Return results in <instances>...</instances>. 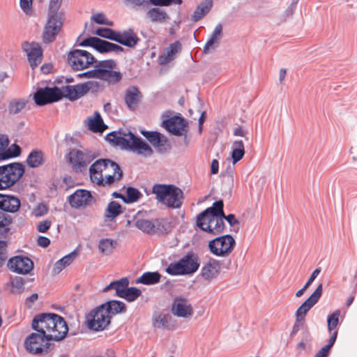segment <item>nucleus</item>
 Here are the masks:
<instances>
[{
    "label": "nucleus",
    "instance_id": "nucleus-19",
    "mask_svg": "<svg viewBox=\"0 0 357 357\" xmlns=\"http://www.w3.org/2000/svg\"><path fill=\"white\" fill-rule=\"evenodd\" d=\"M162 126L167 131L176 136H186L188 132V123L181 116H174L164 121Z\"/></svg>",
    "mask_w": 357,
    "mask_h": 357
},
{
    "label": "nucleus",
    "instance_id": "nucleus-54",
    "mask_svg": "<svg viewBox=\"0 0 357 357\" xmlns=\"http://www.w3.org/2000/svg\"><path fill=\"white\" fill-rule=\"evenodd\" d=\"M167 317L164 314H159L155 318L154 326L158 328L164 327L167 323Z\"/></svg>",
    "mask_w": 357,
    "mask_h": 357
},
{
    "label": "nucleus",
    "instance_id": "nucleus-4",
    "mask_svg": "<svg viewBox=\"0 0 357 357\" xmlns=\"http://www.w3.org/2000/svg\"><path fill=\"white\" fill-rule=\"evenodd\" d=\"M224 204L222 200L213 203L197 217V226L202 230L216 235L222 232L225 225L222 219Z\"/></svg>",
    "mask_w": 357,
    "mask_h": 357
},
{
    "label": "nucleus",
    "instance_id": "nucleus-63",
    "mask_svg": "<svg viewBox=\"0 0 357 357\" xmlns=\"http://www.w3.org/2000/svg\"><path fill=\"white\" fill-rule=\"evenodd\" d=\"M329 351L330 350L324 346L315 354L314 357H326Z\"/></svg>",
    "mask_w": 357,
    "mask_h": 357
},
{
    "label": "nucleus",
    "instance_id": "nucleus-28",
    "mask_svg": "<svg viewBox=\"0 0 357 357\" xmlns=\"http://www.w3.org/2000/svg\"><path fill=\"white\" fill-rule=\"evenodd\" d=\"M220 270V261L215 259H210L202 268V276L206 280H211L218 276Z\"/></svg>",
    "mask_w": 357,
    "mask_h": 357
},
{
    "label": "nucleus",
    "instance_id": "nucleus-6",
    "mask_svg": "<svg viewBox=\"0 0 357 357\" xmlns=\"http://www.w3.org/2000/svg\"><path fill=\"white\" fill-rule=\"evenodd\" d=\"M116 63L114 60L108 59L100 61L93 70L81 75L87 78H96L108 84L118 83L122 78L121 73L116 70Z\"/></svg>",
    "mask_w": 357,
    "mask_h": 357
},
{
    "label": "nucleus",
    "instance_id": "nucleus-3",
    "mask_svg": "<svg viewBox=\"0 0 357 357\" xmlns=\"http://www.w3.org/2000/svg\"><path fill=\"white\" fill-rule=\"evenodd\" d=\"M32 328L43 332L47 340L59 341L68 333V328L64 319L56 314H43L36 317L32 321Z\"/></svg>",
    "mask_w": 357,
    "mask_h": 357
},
{
    "label": "nucleus",
    "instance_id": "nucleus-24",
    "mask_svg": "<svg viewBox=\"0 0 357 357\" xmlns=\"http://www.w3.org/2000/svg\"><path fill=\"white\" fill-rule=\"evenodd\" d=\"M181 50L182 45L178 40L171 43L164 50L163 53L158 56V63L162 66L172 61Z\"/></svg>",
    "mask_w": 357,
    "mask_h": 357
},
{
    "label": "nucleus",
    "instance_id": "nucleus-58",
    "mask_svg": "<svg viewBox=\"0 0 357 357\" xmlns=\"http://www.w3.org/2000/svg\"><path fill=\"white\" fill-rule=\"evenodd\" d=\"M321 270L320 268H316L312 273L311 274L310 278L307 281V282L305 284V288H308V287L312 284V282L314 280V279L317 277V275L319 274Z\"/></svg>",
    "mask_w": 357,
    "mask_h": 357
},
{
    "label": "nucleus",
    "instance_id": "nucleus-59",
    "mask_svg": "<svg viewBox=\"0 0 357 357\" xmlns=\"http://www.w3.org/2000/svg\"><path fill=\"white\" fill-rule=\"evenodd\" d=\"M222 219H225L231 226L238 224V220L236 218L234 214H229L228 215H222Z\"/></svg>",
    "mask_w": 357,
    "mask_h": 357
},
{
    "label": "nucleus",
    "instance_id": "nucleus-53",
    "mask_svg": "<svg viewBox=\"0 0 357 357\" xmlns=\"http://www.w3.org/2000/svg\"><path fill=\"white\" fill-rule=\"evenodd\" d=\"M63 0H50L49 5V14L58 13Z\"/></svg>",
    "mask_w": 357,
    "mask_h": 357
},
{
    "label": "nucleus",
    "instance_id": "nucleus-18",
    "mask_svg": "<svg viewBox=\"0 0 357 357\" xmlns=\"http://www.w3.org/2000/svg\"><path fill=\"white\" fill-rule=\"evenodd\" d=\"M322 294V284H320L314 291L306 299L296 311V320L299 322L304 319L307 312L318 302Z\"/></svg>",
    "mask_w": 357,
    "mask_h": 357
},
{
    "label": "nucleus",
    "instance_id": "nucleus-12",
    "mask_svg": "<svg viewBox=\"0 0 357 357\" xmlns=\"http://www.w3.org/2000/svg\"><path fill=\"white\" fill-rule=\"evenodd\" d=\"M104 306L101 305L97 307L88 314L86 319L89 328L100 331L105 329L110 324L111 318Z\"/></svg>",
    "mask_w": 357,
    "mask_h": 357
},
{
    "label": "nucleus",
    "instance_id": "nucleus-43",
    "mask_svg": "<svg viewBox=\"0 0 357 357\" xmlns=\"http://www.w3.org/2000/svg\"><path fill=\"white\" fill-rule=\"evenodd\" d=\"M24 280L19 276H15L10 278V282L7 284L10 288V292L13 294H20L24 289Z\"/></svg>",
    "mask_w": 357,
    "mask_h": 357
},
{
    "label": "nucleus",
    "instance_id": "nucleus-26",
    "mask_svg": "<svg viewBox=\"0 0 357 357\" xmlns=\"http://www.w3.org/2000/svg\"><path fill=\"white\" fill-rule=\"evenodd\" d=\"M21 206L20 199L12 195L0 194V209L8 212L15 213L18 211Z\"/></svg>",
    "mask_w": 357,
    "mask_h": 357
},
{
    "label": "nucleus",
    "instance_id": "nucleus-44",
    "mask_svg": "<svg viewBox=\"0 0 357 357\" xmlns=\"http://www.w3.org/2000/svg\"><path fill=\"white\" fill-rule=\"evenodd\" d=\"M142 291L137 287H128L126 288L121 298L126 300L128 302H132L135 301L140 295Z\"/></svg>",
    "mask_w": 357,
    "mask_h": 357
},
{
    "label": "nucleus",
    "instance_id": "nucleus-55",
    "mask_svg": "<svg viewBox=\"0 0 357 357\" xmlns=\"http://www.w3.org/2000/svg\"><path fill=\"white\" fill-rule=\"evenodd\" d=\"M47 211V208L45 204H38L33 211V214L36 217L42 216L45 214Z\"/></svg>",
    "mask_w": 357,
    "mask_h": 357
},
{
    "label": "nucleus",
    "instance_id": "nucleus-16",
    "mask_svg": "<svg viewBox=\"0 0 357 357\" xmlns=\"http://www.w3.org/2000/svg\"><path fill=\"white\" fill-rule=\"evenodd\" d=\"M80 45L92 47L100 53L111 52L119 53L123 51L121 46L96 37H89L84 39L80 43Z\"/></svg>",
    "mask_w": 357,
    "mask_h": 357
},
{
    "label": "nucleus",
    "instance_id": "nucleus-13",
    "mask_svg": "<svg viewBox=\"0 0 357 357\" xmlns=\"http://www.w3.org/2000/svg\"><path fill=\"white\" fill-rule=\"evenodd\" d=\"M68 63L75 70H82L89 68L96 62V59L90 52L82 50H74L68 54Z\"/></svg>",
    "mask_w": 357,
    "mask_h": 357
},
{
    "label": "nucleus",
    "instance_id": "nucleus-51",
    "mask_svg": "<svg viewBox=\"0 0 357 357\" xmlns=\"http://www.w3.org/2000/svg\"><path fill=\"white\" fill-rule=\"evenodd\" d=\"M20 5L22 10L26 15H31L33 13V0H20Z\"/></svg>",
    "mask_w": 357,
    "mask_h": 357
},
{
    "label": "nucleus",
    "instance_id": "nucleus-38",
    "mask_svg": "<svg viewBox=\"0 0 357 357\" xmlns=\"http://www.w3.org/2000/svg\"><path fill=\"white\" fill-rule=\"evenodd\" d=\"M160 278L161 275L158 272H146L137 279L136 282L146 285L155 284L160 282Z\"/></svg>",
    "mask_w": 357,
    "mask_h": 357
},
{
    "label": "nucleus",
    "instance_id": "nucleus-48",
    "mask_svg": "<svg viewBox=\"0 0 357 357\" xmlns=\"http://www.w3.org/2000/svg\"><path fill=\"white\" fill-rule=\"evenodd\" d=\"M26 101L24 100H15L10 102L9 105V111L10 113L17 114L21 112L26 106Z\"/></svg>",
    "mask_w": 357,
    "mask_h": 357
},
{
    "label": "nucleus",
    "instance_id": "nucleus-52",
    "mask_svg": "<svg viewBox=\"0 0 357 357\" xmlns=\"http://www.w3.org/2000/svg\"><path fill=\"white\" fill-rule=\"evenodd\" d=\"M7 259V243L0 241V267L2 266Z\"/></svg>",
    "mask_w": 357,
    "mask_h": 357
},
{
    "label": "nucleus",
    "instance_id": "nucleus-46",
    "mask_svg": "<svg viewBox=\"0 0 357 357\" xmlns=\"http://www.w3.org/2000/svg\"><path fill=\"white\" fill-rule=\"evenodd\" d=\"M116 32L109 28H98L95 33L100 37L115 41Z\"/></svg>",
    "mask_w": 357,
    "mask_h": 357
},
{
    "label": "nucleus",
    "instance_id": "nucleus-14",
    "mask_svg": "<svg viewBox=\"0 0 357 357\" xmlns=\"http://www.w3.org/2000/svg\"><path fill=\"white\" fill-rule=\"evenodd\" d=\"M93 159L94 157L89 151L76 149H71L67 156L68 162L76 172H82L86 170Z\"/></svg>",
    "mask_w": 357,
    "mask_h": 357
},
{
    "label": "nucleus",
    "instance_id": "nucleus-22",
    "mask_svg": "<svg viewBox=\"0 0 357 357\" xmlns=\"http://www.w3.org/2000/svg\"><path fill=\"white\" fill-rule=\"evenodd\" d=\"M22 47L24 50L26 52L30 65L31 68L33 69L42 61V47L37 43H24Z\"/></svg>",
    "mask_w": 357,
    "mask_h": 357
},
{
    "label": "nucleus",
    "instance_id": "nucleus-39",
    "mask_svg": "<svg viewBox=\"0 0 357 357\" xmlns=\"http://www.w3.org/2000/svg\"><path fill=\"white\" fill-rule=\"evenodd\" d=\"M117 245L116 241L112 238H102L98 243V250L104 255H110Z\"/></svg>",
    "mask_w": 357,
    "mask_h": 357
},
{
    "label": "nucleus",
    "instance_id": "nucleus-36",
    "mask_svg": "<svg viewBox=\"0 0 357 357\" xmlns=\"http://www.w3.org/2000/svg\"><path fill=\"white\" fill-rule=\"evenodd\" d=\"M213 5L212 0H205L198 5L191 20L193 22H197L205 16L211 10Z\"/></svg>",
    "mask_w": 357,
    "mask_h": 357
},
{
    "label": "nucleus",
    "instance_id": "nucleus-23",
    "mask_svg": "<svg viewBox=\"0 0 357 357\" xmlns=\"http://www.w3.org/2000/svg\"><path fill=\"white\" fill-rule=\"evenodd\" d=\"M91 199L90 192L86 190H77L68 197L70 205L76 208L89 205Z\"/></svg>",
    "mask_w": 357,
    "mask_h": 357
},
{
    "label": "nucleus",
    "instance_id": "nucleus-30",
    "mask_svg": "<svg viewBox=\"0 0 357 357\" xmlns=\"http://www.w3.org/2000/svg\"><path fill=\"white\" fill-rule=\"evenodd\" d=\"M135 227L146 234H154L160 228V222L157 220L137 219L135 222Z\"/></svg>",
    "mask_w": 357,
    "mask_h": 357
},
{
    "label": "nucleus",
    "instance_id": "nucleus-29",
    "mask_svg": "<svg viewBox=\"0 0 357 357\" xmlns=\"http://www.w3.org/2000/svg\"><path fill=\"white\" fill-rule=\"evenodd\" d=\"M85 123L89 130L93 132L102 133L107 128L98 112H95L93 116H88Z\"/></svg>",
    "mask_w": 357,
    "mask_h": 357
},
{
    "label": "nucleus",
    "instance_id": "nucleus-32",
    "mask_svg": "<svg viewBox=\"0 0 357 357\" xmlns=\"http://www.w3.org/2000/svg\"><path fill=\"white\" fill-rule=\"evenodd\" d=\"M78 255V252L75 250L71 252L70 254L64 256L61 259L58 260L54 266L53 268V273L59 274L62 270H63L66 267L72 264V262L75 259V258Z\"/></svg>",
    "mask_w": 357,
    "mask_h": 357
},
{
    "label": "nucleus",
    "instance_id": "nucleus-7",
    "mask_svg": "<svg viewBox=\"0 0 357 357\" xmlns=\"http://www.w3.org/2000/svg\"><path fill=\"white\" fill-rule=\"evenodd\" d=\"M152 192L158 201L170 208H179L183 204V192L174 185L155 184Z\"/></svg>",
    "mask_w": 357,
    "mask_h": 357
},
{
    "label": "nucleus",
    "instance_id": "nucleus-60",
    "mask_svg": "<svg viewBox=\"0 0 357 357\" xmlns=\"http://www.w3.org/2000/svg\"><path fill=\"white\" fill-rule=\"evenodd\" d=\"M50 243V240L45 236H40L38 238V245L43 247L46 248L47 247Z\"/></svg>",
    "mask_w": 357,
    "mask_h": 357
},
{
    "label": "nucleus",
    "instance_id": "nucleus-10",
    "mask_svg": "<svg viewBox=\"0 0 357 357\" xmlns=\"http://www.w3.org/2000/svg\"><path fill=\"white\" fill-rule=\"evenodd\" d=\"M236 245L234 238L229 234L217 237L208 242V249L213 255L220 257H228Z\"/></svg>",
    "mask_w": 357,
    "mask_h": 357
},
{
    "label": "nucleus",
    "instance_id": "nucleus-37",
    "mask_svg": "<svg viewBox=\"0 0 357 357\" xmlns=\"http://www.w3.org/2000/svg\"><path fill=\"white\" fill-rule=\"evenodd\" d=\"M232 151L231 153L232 162L236 164L240 161L245 155V147L242 140H236L232 144Z\"/></svg>",
    "mask_w": 357,
    "mask_h": 357
},
{
    "label": "nucleus",
    "instance_id": "nucleus-35",
    "mask_svg": "<svg viewBox=\"0 0 357 357\" xmlns=\"http://www.w3.org/2000/svg\"><path fill=\"white\" fill-rule=\"evenodd\" d=\"M122 213L121 205L115 201H112L108 204L105 211V220L106 221H111Z\"/></svg>",
    "mask_w": 357,
    "mask_h": 357
},
{
    "label": "nucleus",
    "instance_id": "nucleus-9",
    "mask_svg": "<svg viewBox=\"0 0 357 357\" xmlns=\"http://www.w3.org/2000/svg\"><path fill=\"white\" fill-rule=\"evenodd\" d=\"M24 172V167L20 163L0 166V190L13 185L22 176Z\"/></svg>",
    "mask_w": 357,
    "mask_h": 357
},
{
    "label": "nucleus",
    "instance_id": "nucleus-31",
    "mask_svg": "<svg viewBox=\"0 0 357 357\" xmlns=\"http://www.w3.org/2000/svg\"><path fill=\"white\" fill-rule=\"evenodd\" d=\"M142 134L149 140V142L155 148L165 146L167 143V137L156 131H142Z\"/></svg>",
    "mask_w": 357,
    "mask_h": 357
},
{
    "label": "nucleus",
    "instance_id": "nucleus-47",
    "mask_svg": "<svg viewBox=\"0 0 357 357\" xmlns=\"http://www.w3.org/2000/svg\"><path fill=\"white\" fill-rule=\"evenodd\" d=\"M127 196L126 197V203H133L137 202L140 196L141 193L140 192L132 187H129L127 188L126 190Z\"/></svg>",
    "mask_w": 357,
    "mask_h": 357
},
{
    "label": "nucleus",
    "instance_id": "nucleus-21",
    "mask_svg": "<svg viewBox=\"0 0 357 357\" xmlns=\"http://www.w3.org/2000/svg\"><path fill=\"white\" fill-rule=\"evenodd\" d=\"M9 143L8 137L6 135L0 134V160L16 157L20 154V147L16 144L9 147Z\"/></svg>",
    "mask_w": 357,
    "mask_h": 357
},
{
    "label": "nucleus",
    "instance_id": "nucleus-5",
    "mask_svg": "<svg viewBox=\"0 0 357 357\" xmlns=\"http://www.w3.org/2000/svg\"><path fill=\"white\" fill-rule=\"evenodd\" d=\"M106 139L123 149L137 152L139 155L150 156L153 153L152 149L145 142L130 131L112 132L107 135Z\"/></svg>",
    "mask_w": 357,
    "mask_h": 357
},
{
    "label": "nucleus",
    "instance_id": "nucleus-1",
    "mask_svg": "<svg viewBox=\"0 0 357 357\" xmlns=\"http://www.w3.org/2000/svg\"><path fill=\"white\" fill-rule=\"evenodd\" d=\"M89 174L93 183L104 188H112L118 186L123 173L114 161L99 159L89 167Z\"/></svg>",
    "mask_w": 357,
    "mask_h": 357
},
{
    "label": "nucleus",
    "instance_id": "nucleus-42",
    "mask_svg": "<svg viewBox=\"0 0 357 357\" xmlns=\"http://www.w3.org/2000/svg\"><path fill=\"white\" fill-rule=\"evenodd\" d=\"M148 17L153 22L163 23L168 18L167 13L158 8H151L147 13Z\"/></svg>",
    "mask_w": 357,
    "mask_h": 357
},
{
    "label": "nucleus",
    "instance_id": "nucleus-17",
    "mask_svg": "<svg viewBox=\"0 0 357 357\" xmlns=\"http://www.w3.org/2000/svg\"><path fill=\"white\" fill-rule=\"evenodd\" d=\"M7 266L11 271L24 275L33 270V262L27 257L18 255L11 257Z\"/></svg>",
    "mask_w": 357,
    "mask_h": 357
},
{
    "label": "nucleus",
    "instance_id": "nucleus-40",
    "mask_svg": "<svg viewBox=\"0 0 357 357\" xmlns=\"http://www.w3.org/2000/svg\"><path fill=\"white\" fill-rule=\"evenodd\" d=\"M102 305H105L104 307L108 311L110 318L112 315L124 312L126 308L125 303L119 301H111L102 304Z\"/></svg>",
    "mask_w": 357,
    "mask_h": 357
},
{
    "label": "nucleus",
    "instance_id": "nucleus-2",
    "mask_svg": "<svg viewBox=\"0 0 357 357\" xmlns=\"http://www.w3.org/2000/svg\"><path fill=\"white\" fill-rule=\"evenodd\" d=\"M89 89L86 83L74 86L68 85L62 86L61 89L57 87H45L39 89L35 93L33 99L36 105L40 106L57 102L63 97L74 100L86 94Z\"/></svg>",
    "mask_w": 357,
    "mask_h": 357
},
{
    "label": "nucleus",
    "instance_id": "nucleus-64",
    "mask_svg": "<svg viewBox=\"0 0 357 357\" xmlns=\"http://www.w3.org/2000/svg\"><path fill=\"white\" fill-rule=\"evenodd\" d=\"M182 3L181 0H162L161 1V6H167L171 5L172 3H178L181 4Z\"/></svg>",
    "mask_w": 357,
    "mask_h": 357
},
{
    "label": "nucleus",
    "instance_id": "nucleus-62",
    "mask_svg": "<svg viewBox=\"0 0 357 357\" xmlns=\"http://www.w3.org/2000/svg\"><path fill=\"white\" fill-rule=\"evenodd\" d=\"M337 331H335L334 332H333L329 340H328V344H326L325 347H327L329 350L331 349V348L333 347V345L334 344L335 340H336V338H337Z\"/></svg>",
    "mask_w": 357,
    "mask_h": 357
},
{
    "label": "nucleus",
    "instance_id": "nucleus-8",
    "mask_svg": "<svg viewBox=\"0 0 357 357\" xmlns=\"http://www.w3.org/2000/svg\"><path fill=\"white\" fill-rule=\"evenodd\" d=\"M199 266L197 255L188 252L176 262L170 263L165 271L170 275H185L195 273Z\"/></svg>",
    "mask_w": 357,
    "mask_h": 357
},
{
    "label": "nucleus",
    "instance_id": "nucleus-45",
    "mask_svg": "<svg viewBox=\"0 0 357 357\" xmlns=\"http://www.w3.org/2000/svg\"><path fill=\"white\" fill-rule=\"evenodd\" d=\"M12 222L13 218L10 215L0 211V235L8 231Z\"/></svg>",
    "mask_w": 357,
    "mask_h": 357
},
{
    "label": "nucleus",
    "instance_id": "nucleus-61",
    "mask_svg": "<svg viewBox=\"0 0 357 357\" xmlns=\"http://www.w3.org/2000/svg\"><path fill=\"white\" fill-rule=\"evenodd\" d=\"M219 171V162L218 160L214 159L212 160L211 164V173L212 174H216Z\"/></svg>",
    "mask_w": 357,
    "mask_h": 357
},
{
    "label": "nucleus",
    "instance_id": "nucleus-41",
    "mask_svg": "<svg viewBox=\"0 0 357 357\" xmlns=\"http://www.w3.org/2000/svg\"><path fill=\"white\" fill-rule=\"evenodd\" d=\"M44 162V154L41 151L33 150L27 157L26 163L30 167H38Z\"/></svg>",
    "mask_w": 357,
    "mask_h": 357
},
{
    "label": "nucleus",
    "instance_id": "nucleus-15",
    "mask_svg": "<svg viewBox=\"0 0 357 357\" xmlns=\"http://www.w3.org/2000/svg\"><path fill=\"white\" fill-rule=\"evenodd\" d=\"M63 22L59 13L48 14V18L42 34L43 43L53 42L61 30Z\"/></svg>",
    "mask_w": 357,
    "mask_h": 357
},
{
    "label": "nucleus",
    "instance_id": "nucleus-20",
    "mask_svg": "<svg viewBox=\"0 0 357 357\" xmlns=\"http://www.w3.org/2000/svg\"><path fill=\"white\" fill-rule=\"evenodd\" d=\"M172 312L178 317L189 318L193 314L194 310L187 298L176 297L172 306Z\"/></svg>",
    "mask_w": 357,
    "mask_h": 357
},
{
    "label": "nucleus",
    "instance_id": "nucleus-49",
    "mask_svg": "<svg viewBox=\"0 0 357 357\" xmlns=\"http://www.w3.org/2000/svg\"><path fill=\"white\" fill-rule=\"evenodd\" d=\"M340 311L336 310L333 314L329 315L327 319L328 330L329 331L335 329L339 323Z\"/></svg>",
    "mask_w": 357,
    "mask_h": 357
},
{
    "label": "nucleus",
    "instance_id": "nucleus-27",
    "mask_svg": "<svg viewBox=\"0 0 357 357\" xmlns=\"http://www.w3.org/2000/svg\"><path fill=\"white\" fill-rule=\"evenodd\" d=\"M139 40V38L132 29L116 32L115 41L123 45L133 47Z\"/></svg>",
    "mask_w": 357,
    "mask_h": 357
},
{
    "label": "nucleus",
    "instance_id": "nucleus-11",
    "mask_svg": "<svg viewBox=\"0 0 357 357\" xmlns=\"http://www.w3.org/2000/svg\"><path fill=\"white\" fill-rule=\"evenodd\" d=\"M50 340L46 338V335L43 332L31 333L24 340L26 349L33 354H46L49 352L51 344L48 342Z\"/></svg>",
    "mask_w": 357,
    "mask_h": 357
},
{
    "label": "nucleus",
    "instance_id": "nucleus-25",
    "mask_svg": "<svg viewBox=\"0 0 357 357\" xmlns=\"http://www.w3.org/2000/svg\"><path fill=\"white\" fill-rule=\"evenodd\" d=\"M142 93L136 86H130L126 90L124 100L130 110L135 111L142 99Z\"/></svg>",
    "mask_w": 357,
    "mask_h": 357
},
{
    "label": "nucleus",
    "instance_id": "nucleus-50",
    "mask_svg": "<svg viewBox=\"0 0 357 357\" xmlns=\"http://www.w3.org/2000/svg\"><path fill=\"white\" fill-rule=\"evenodd\" d=\"M91 20L94 21L98 24H105L110 26L114 25L113 22L107 19L105 15L102 13H96L91 17Z\"/></svg>",
    "mask_w": 357,
    "mask_h": 357
},
{
    "label": "nucleus",
    "instance_id": "nucleus-33",
    "mask_svg": "<svg viewBox=\"0 0 357 357\" xmlns=\"http://www.w3.org/2000/svg\"><path fill=\"white\" fill-rule=\"evenodd\" d=\"M129 285V280L127 278H122L120 280L113 281L107 285L103 292H107L111 289L115 290L116 295L121 298L126 288Z\"/></svg>",
    "mask_w": 357,
    "mask_h": 357
},
{
    "label": "nucleus",
    "instance_id": "nucleus-34",
    "mask_svg": "<svg viewBox=\"0 0 357 357\" xmlns=\"http://www.w3.org/2000/svg\"><path fill=\"white\" fill-rule=\"evenodd\" d=\"M222 26L221 24H218L215 27L213 33H211L209 39L207 40L206 43L204 47L203 52L204 53H208L211 50L214 49V45L218 43L220 39L222 37Z\"/></svg>",
    "mask_w": 357,
    "mask_h": 357
},
{
    "label": "nucleus",
    "instance_id": "nucleus-57",
    "mask_svg": "<svg viewBox=\"0 0 357 357\" xmlns=\"http://www.w3.org/2000/svg\"><path fill=\"white\" fill-rule=\"evenodd\" d=\"M247 133L248 132L241 126H238L237 127L234 128L233 132L234 136L245 137V139L248 140V138L245 137Z\"/></svg>",
    "mask_w": 357,
    "mask_h": 357
},
{
    "label": "nucleus",
    "instance_id": "nucleus-56",
    "mask_svg": "<svg viewBox=\"0 0 357 357\" xmlns=\"http://www.w3.org/2000/svg\"><path fill=\"white\" fill-rule=\"evenodd\" d=\"M51 225V222L49 220H45L43 222H39V224L37 226V229L39 232L44 233L49 229Z\"/></svg>",
    "mask_w": 357,
    "mask_h": 357
}]
</instances>
